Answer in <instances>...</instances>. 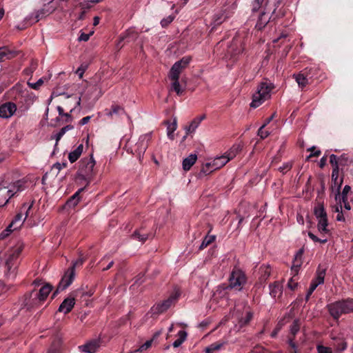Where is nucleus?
<instances>
[{"label": "nucleus", "mask_w": 353, "mask_h": 353, "mask_svg": "<svg viewBox=\"0 0 353 353\" xmlns=\"http://www.w3.org/2000/svg\"><path fill=\"white\" fill-rule=\"evenodd\" d=\"M23 249V243L18 241L5 253L3 256V263L6 268L5 274L7 277H15L18 267V259Z\"/></svg>", "instance_id": "1"}, {"label": "nucleus", "mask_w": 353, "mask_h": 353, "mask_svg": "<svg viewBox=\"0 0 353 353\" xmlns=\"http://www.w3.org/2000/svg\"><path fill=\"white\" fill-rule=\"evenodd\" d=\"M274 88L272 83L261 82L257 87L256 92L252 96V101L250 104L252 108H257L265 101L271 97V92Z\"/></svg>", "instance_id": "2"}, {"label": "nucleus", "mask_w": 353, "mask_h": 353, "mask_svg": "<svg viewBox=\"0 0 353 353\" xmlns=\"http://www.w3.org/2000/svg\"><path fill=\"white\" fill-rule=\"evenodd\" d=\"M330 314L336 320L343 314L353 312V299L335 301L327 305Z\"/></svg>", "instance_id": "3"}, {"label": "nucleus", "mask_w": 353, "mask_h": 353, "mask_svg": "<svg viewBox=\"0 0 353 353\" xmlns=\"http://www.w3.org/2000/svg\"><path fill=\"white\" fill-rule=\"evenodd\" d=\"M52 290V286L49 283H46L39 290V293L37 294V298L32 300L31 296L34 292L32 291L30 294L26 295L24 305L28 308H31L41 304L46 299Z\"/></svg>", "instance_id": "4"}, {"label": "nucleus", "mask_w": 353, "mask_h": 353, "mask_svg": "<svg viewBox=\"0 0 353 353\" xmlns=\"http://www.w3.org/2000/svg\"><path fill=\"white\" fill-rule=\"evenodd\" d=\"M83 261H84L83 259H79L78 260L72 263V267L70 268L65 272L61 280L60 281L57 286V290L54 293V295H55L60 291L64 290L72 283L75 276V268L77 266L81 265L83 263Z\"/></svg>", "instance_id": "5"}, {"label": "nucleus", "mask_w": 353, "mask_h": 353, "mask_svg": "<svg viewBox=\"0 0 353 353\" xmlns=\"http://www.w3.org/2000/svg\"><path fill=\"white\" fill-rule=\"evenodd\" d=\"M23 185L22 182L17 181L12 188H8L4 183H0V208L4 206L15 193L23 190Z\"/></svg>", "instance_id": "6"}, {"label": "nucleus", "mask_w": 353, "mask_h": 353, "mask_svg": "<svg viewBox=\"0 0 353 353\" xmlns=\"http://www.w3.org/2000/svg\"><path fill=\"white\" fill-rule=\"evenodd\" d=\"M95 165V161L90 154L88 157L83 158L79 162L78 174L83 179H89L93 174V169Z\"/></svg>", "instance_id": "7"}, {"label": "nucleus", "mask_w": 353, "mask_h": 353, "mask_svg": "<svg viewBox=\"0 0 353 353\" xmlns=\"http://www.w3.org/2000/svg\"><path fill=\"white\" fill-rule=\"evenodd\" d=\"M229 282V286L231 288L239 291L241 290L246 282V277L244 272L240 270H234L230 276Z\"/></svg>", "instance_id": "8"}, {"label": "nucleus", "mask_w": 353, "mask_h": 353, "mask_svg": "<svg viewBox=\"0 0 353 353\" xmlns=\"http://www.w3.org/2000/svg\"><path fill=\"white\" fill-rule=\"evenodd\" d=\"M152 133H147L139 137L138 141L132 148V150L136 153L137 157L141 159L148 148V143L151 141Z\"/></svg>", "instance_id": "9"}, {"label": "nucleus", "mask_w": 353, "mask_h": 353, "mask_svg": "<svg viewBox=\"0 0 353 353\" xmlns=\"http://www.w3.org/2000/svg\"><path fill=\"white\" fill-rule=\"evenodd\" d=\"M190 61V57H183L181 60L174 63L169 72V79H179L180 74L188 65Z\"/></svg>", "instance_id": "10"}, {"label": "nucleus", "mask_w": 353, "mask_h": 353, "mask_svg": "<svg viewBox=\"0 0 353 353\" xmlns=\"http://www.w3.org/2000/svg\"><path fill=\"white\" fill-rule=\"evenodd\" d=\"M17 111V105L12 102L6 103L0 106V117L10 118Z\"/></svg>", "instance_id": "11"}, {"label": "nucleus", "mask_w": 353, "mask_h": 353, "mask_svg": "<svg viewBox=\"0 0 353 353\" xmlns=\"http://www.w3.org/2000/svg\"><path fill=\"white\" fill-rule=\"evenodd\" d=\"M32 204L28 205V204H23L21 210H24L26 211V216L25 217H23L22 212H20L18 213L14 219L12 220V221L10 223V225H12V226L14 228V230H16L17 228L20 227L23 221L26 220V217L28 216V211L31 209Z\"/></svg>", "instance_id": "12"}, {"label": "nucleus", "mask_w": 353, "mask_h": 353, "mask_svg": "<svg viewBox=\"0 0 353 353\" xmlns=\"http://www.w3.org/2000/svg\"><path fill=\"white\" fill-rule=\"evenodd\" d=\"M179 296V293L176 292L174 294L171 295L167 300L158 303L155 307L157 312L163 313L165 312L172 305L173 302L177 299Z\"/></svg>", "instance_id": "13"}, {"label": "nucleus", "mask_w": 353, "mask_h": 353, "mask_svg": "<svg viewBox=\"0 0 353 353\" xmlns=\"http://www.w3.org/2000/svg\"><path fill=\"white\" fill-rule=\"evenodd\" d=\"M75 305L74 297H68L63 300L59 307L58 311L63 314L69 313Z\"/></svg>", "instance_id": "14"}, {"label": "nucleus", "mask_w": 353, "mask_h": 353, "mask_svg": "<svg viewBox=\"0 0 353 353\" xmlns=\"http://www.w3.org/2000/svg\"><path fill=\"white\" fill-rule=\"evenodd\" d=\"M331 339L335 341L333 344L335 353H341L347 349V344L345 339L343 336H332Z\"/></svg>", "instance_id": "15"}, {"label": "nucleus", "mask_w": 353, "mask_h": 353, "mask_svg": "<svg viewBox=\"0 0 353 353\" xmlns=\"http://www.w3.org/2000/svg\"><path fill=\"white\" fill-rule=\"evenodd\" d=\"M309 72L310 70L306 68L302 72L293 75L294 79L301 88H305L308 84L307 76L309 75Z\"/></svg>", "instance_id": "16"}, {"label": "nucleus", "mask_w": 353, "mask_h": 353, "mask_svg": "<svg viewBox=\"0 0 353 353\" xmlns=\"http://www.w3.org/2000/svg\"><path fill=\"white\" fill-rule=\"evenodd\" d=\"M270 10H263L258 19V21L256 24V28L261 30L265 27L268 23L270 21V17L268 16L267 12H269Z\"/></svg>", "instance_id": "17"}, {"label": "nucleus", "mask_w": 353, "mask_h": 353, "mask_svg": "<svg viewBox=\"0 0 353 353\" xmlns=\"http://www.w3.org/2000/svg\"><path fill=\"white\" fill-rule=\"evenodd\" d=\"M283 293V285L279 282L270 285V294L274 299H279Z\"/></svg>", "instance_id": "18"}, {"label": "nucleus", "mask_w": 353, "mask_h": 353, "mask_svg": "<svg viewBox=\"0 0 353 353\" xmlns=\"http://www.w3.org/2000/svg\"><path fill=\"white\" fill-rule=\"evenodd\" d=\"M343 183V179H337V180H332V185L331 190L332 192L334 194V199L336 201H338V199H340L341 194L340 190L341 185Z\"/></svg>", "instance_id": "19"}, {"label": "nucleus", "mask_w": 353, "mask_h": 353, "mask_svg": "<svg viewBox=\"0 0 353 353\" xmlns=\"http://www.w3.org/2000/svg\"><path fill=\"white\" fill-rule=\"evenodd\" d=\"M242 150V146L241 144H234L233 145L231 148L227 151L224 156L226 157V159H228V161L231 159H233Z\"/></svg>", "instance_id": "20"}, {"label": "nucleus", "mask_w": 353, "mask_h": 353, "mask_svg": "<svg viewBox=\"0 0 353 353\" xmlns=\"http://www.w3.org/2000/svg\"><path fill=\"white\" fill-rule=\"evenodd\" d=\"M268 0H253L252 2V12H256L259 11L260 9L267 11Z\"/></svg>", "instance_id": "21"}, {"label": "nucleus", "mask_w": 353, "mask_h": 353, "mask_svg": "<svg viewBox=\"0 0 353 353\" xmlns=\"http://www.w3.org/2000/svg\"><path fill=\"white\" fill-rule=\"evenodd\" d=\"M197 156L195 154H191L183 161V169L185 171L189 170L191 167L196 163Z\"/></svg>", "instance_id": "22"}, {"label": "nucleus", "mask_w": 353, "mask_h": 353, "mask_svg": "<svg viewBox=\"0 0 353 353\" xmlns=\"http://www.w3.org/2000/svg\"><path fill=\"white\" fill-rule=\"evenodd\" d=\"M99 346V344L97 341H91L79 347V348L84 352L86 353H94L97 351Z\"/></svg>", "instance_id": "23"}, {"label": "nucleus", "mask_w": 353, "mask_h": 353, "mask_svg": "<svg viewBox=\"0 0 353 353\" xmlns=\"http://www.w3.org/2000/svg\"><path fill=\"white\" fill-rule=\"evenodd\" d=\"M83 150V145L80 144L77 146V148L73 151L70 152L68 154V159L70 163L75 162L79 157L81 155Z\"/></svg>", "instance_id": "24"}, {"label": "nucleus", "mask_w": 353, "mask_h": 353, "mask_svg": "<svg viewBox=\"0 0 353 353\" xmlns=\"http://www.w3.org/2000/svg\"><path fill=\"white\" fill-rule=\"evenodd\" d=\"M325 272V268H321V266H319L316 270V277L312 281L316 283L318 286L323 284L324 283Z\"/></svg>", "instance_id": "25"}, {"label": "nucleus", "mask_w": 353, "mask_h": 353, "mask_svg": "<svg viewBox=\"0 0 353 353\" xmlns=\"http://www.w3.org/2000/svg\"><path fill=\"white\" fill-rule=\"evenodd\" d=\"M124 113V109L121 106L118 105H112L110 109L105 110V114L109 117H112L113 115L121 114Z\"/></svg>", "instance_id": "26"}, {"label": "nucleus", "mask_w": 353, "mask_h": 353, "mask_svg": "<svg viewBox=\"0 0 353 353\" xmlns=\"http://www.w3.org/2000/svg\"><path fill=\"white\" fill-rule=\"evenodd\" d=\"M212 165H214L216 168V170H219L223 167L228 162V159H226V157L223 155L217 157L212 160Z\"/></svg>", "instance_id": "27"}, {"label": "nucleus", "mask_w": 353, "mask_h": 353, "mask_svg": "<svg viewBox=\"0 0 353 353\" xmlns=\"http://www.w3.org/2000/svg\"><path fill=\"white\" fill-rule=\"evenodd\" d=\"M61 345V339L54 340L46 353H62Z\"/></svg>", "instance_id": "28"}, {"label": "nucleus", "mask_w": 353, "mask_h": 353, "mask_svg": "<svg viewBox=\"0 0 353 353\" xmlns=\"http://www.w3.org/2000/svg\"><path fill=\"white\" fill-rule=\"evenodd\" d=\"M83 188L79 189L75 194H74L67 201V205L70 208L75 207L80 201L79 193L83 191Z\"/></svg>", "instance_id": "29"}, {"label": "nucleus", "mask_w": 353, "mask_h": 353, "mask_svg": "<svg viewBox=\"0 0 353 353\" xmlns=\"http://www.w3.org/2000/svg\"><path fill=\"white\" fill-rule=\"evenodd\" d=\"M318 219V230L319 231L322 233H327L328 232V230L327 229V216H323L322 218H319Z\"/></svg>", "instance_id": "30"}, {"label": "nucleus", "mask_w": 353, "mask_h": 353, "mask_svg": "<svg viewBox=\"0 0 353 353\" xmlns=\"http://www.w3.org/2000/svg\"><path fill=\"white\" fill-rule=\"evenodd\" d=\"M167 125V135L170 140H174V132L177 128L176 119H174L172 123H168Z\"/></svg>", "instance_id": "31"}, {"label": "nucleus", "mask_w": 353, "mask_h": 353, "mask_svg": "<svg viewBox=\"0 0 353 353\" xmlns=\"http://www.w3.org/2000/svg\"><path fill=\"white\" fill-rule=\"evenodd\" d=\"M10 92L14 95V99H17L18 97L23 95L25 89L22 85L17 84L10 90Z\"/></svg>", "instance_id": "32"}, {"label": "nucleus", "mask_w": 353, "mask_h": 353, "mask_svg": "<svg viewBox=\"0 0 353 353\" xmlns=\"http://www.w3.org/2000/svg\"><path fill=\"white\" fill-rule=\"evenodd\" d=\"M172 81L170 90L175 92L178 95H181L184 90L181 88L179 79H170Z\"/></svg>", "instance_id": "33"}, {"label": "nucleus", "mask_w": 353, "mask_h": 353, "mask_svg": "<svg viewBox=\"0 0 353 353\" xmlns=\"http://www.w3.org/2000/svg\"><path fill=\"white\" fill-rule=\"evenodd\" d=\"M59 7V2L57 0H52L47 4L44 5V10L46 12L52 13Z\"/></svg>", "instance_id": "34"}, {"label": "nucleus", "mask_w": 353, "mask_h": 353, "mask_svg": "<svg viewBox=\"0 0 353 353\" xmlns=\"http://www.w3.org/2000/svg\"><path fill=\"white\" fill-rule=\"evenodd\" d=\"M199 125H200L199 121V120H196L195 119H194L190 122L189 125L185 126L184 128V130H185L186 134H189L190 133L194 132L195 130H196V128L199 127Z\"/></svg>", "instance_id": "35"}, {"label": "nucleus", "mask_w": 353, "mask_h": 353, "mask_svg": "<svg viewBox=\"0 0 353 353\" xmlns=\"http://www.w3.org/2000/svg\"><path fill=\"white\" fill-rule=\"evenodd\" d=\"M179 339L174 341L172 345L174 347H179L186 339L187 332L184 330H181L178 333Z\"/></svg>", "instance_id": "36"}, {"label": "nucleus", "mask_w": 353, "mask_h": 353, "mask_svg": "<svg viewBox=\"0 0 353 353\" xmlns=\"http://www.w3.org/2000/svg\"><path fill=\"white\" fill-rule=\"evenodd\" d=\"M216 170L215 167L212 165V161H210L209 162L205 163L202 165L201 172L203 173L204 174L207 175L209 174L214 171Z\"/></svg>", "instance_id": "37"}, {"label": "nucleus", "mask_w": 353, "mask_h": 353, "mask_svg": "<svg viewBox=\"0 0 353 353\" xmlns=\"http://www.w3.org/2000/svg\"><path fill=\"white\" fill-rule=\"evenodd\" d=\"M314 213L316 219L322 218L327 216L326 212L325 211L324 207L322 204L319 203L314 208Z\"/></svg>", "instance_id": "38"}, {"label": "nucleus", "mask_w": 353, "mask_h": 353, "mask_svg": "<svg viewBox=\"0 0 353 353\" xmlns=\"http://www.w3.org/2000/svg\"><path fill=\"white\" fill-rule=\"evenodd\" d=\"M50 13L46 12V10H44V6L39 10H36L34 12V20L33 22H38L39 20L42 19L43 18L46 17V16L49 15Z\"/></svg>", "instance_id": "39"}, {"label": "nucleus", "mask_w": 353, "mask_h": 353, "mask_svg": "<svg viewBox=\"0 0 353 353\" xmlns=\"http://www.w3.org/2000/svg\"><path fill=\"white\" fill-rule=\"evenodd\" d=\"M252 318V313L250 311L247 310L245 312L244 316H242L239 321L240 327H243V326L247 325L250 321Z\"/></svg>", "instance_id": "40"}, {"label": "nucleus", "mask_w": 353, "mask_h": 353, "mask_svg": "<svg viewBox=\"0 0 353 353\" xmlns=\"http://www.w3.org/2000/svg\"><path fill=\"white\" fill-rule=\"evenodd\" d=\"M215 240V236L207 235L203 240L201 244L199 246L200 250L205 248L208 245L212 243Z\"/></svg>", "instance_id": "41"}, {"label": "nucleus", "mask_w": 353, "mask_h": 353, "mask_svg": "<svg viewBox=\"0 0 353 353\" xmlns=\"http://www.w3.org/2000/svg\"><path fill=\"white\" fill-rule=\"evenodd\" d=\"M73 127L72 125H66L62 128L60 131L54 135V138L56 139V145H57L59 141L61 139L63 134L68 130L72 129Z\"/></svg>", "instance_id": "42"}, {"label": "nucleus", "mask_w": 353, "mask_h": 353, "mask_svg": "<svg viewBox=\"0 0 353 353\" xmlns=\"http://www.w3.org/2000/svg\"><path fill=\"white\" fill-rule=\"evenodd\" d=\"M132 236L134 239H137L141 242L145 241L148 238V235L146 233L141 234L140 230L134 231Z\"/></svg>", "instance_id": "43"}, {"label": "nucleus", "mask_w": 353, "mask_h": 353, "mask_svg": "<svg viewBox=\"0 0 353 353\" xmlns=\"http://www.w3.org/2000/svg\"><path fill=\"white\" fill-rule=\"evenodd\" d=\"M34 17V12H32L30 14H29L28 16H27L25 18V19H24L25 24L21 28L18 26L17 28L20 29V30H22V29H24V28H26V27H28L29 26H31V25L35 23L36 22H33Z\"/></svg>", "instance_id": "44"}, {"label": "nucleus", "mask_w": 353, "mask_h": 353, "mask_svg": "<svg viewBox=\"0 0 353 353\" xmlns=\"http://www.w3.org/2000/svg\"><path fill=\"white\" fill-rule=\"evenodd\" d=\"M10 54L11 52L8 48L5 47L0 48V62L6 59H10L11 57Z\"/></svg>", "instance_id": "45"}, {"label": "nucleus", "mask_w": 353, "mask_h": 353, "mask_svg": "<svg viewBox=\"0 0 353 353\" xmlns=\"http://www.w3.org/2000/svg\"><path fill=\"white\" fill-rule=\"evenodd\" d=\"M299 329H300V322H299V320L295 319L293 321L292 325L290 326V333H291V334H292L293 336H294L296 334V333L299 331Z\"/></svg>", "instance_id": "46"}, {"label": "nucleus", "mask_w": 353, "mask_h": 353, "mask_svg": "<svg viewBox=\"0 0 353 353\" xmlns=\"http://www.w3.org/2000/svg\"><path fill=\"white\" fill-rule=\"evenodd\" d=\"M13 230H14V228L12 226V225L9 224L6 229L0 233V239H6Z\"/></svg>", "instance_id": "47"}, {"label": "nucleus", "mask_w": 353, "mask_h": 353, "mask_svg": "<svg viewBox=\"0 0 353 353\" xmlns=\"http://www.w3.org/2000/svg\"><path fill=\"white\" fill-rule=\"evenodd\" d=\"M297 286V278H294V276H292L288 283V288L292 291H294L296 289Z\"/></svg>", "instance_id": "48"}, {"label": "nucleus", "mask_w": 353, "mask_h": 353, "mask_svg": "<svg viewBox=\"0 0 353 353\" xmlns=\"http://www.w3.org/2000/svg\"><path fill=\"white\" fill-rule=\"evenodd\" d=\"M318 353H332L333 350L330 347H326L322 345H318L316 347Z\"/></svg>", "instance_id": "49"}, {"label": "nucleus", "mask_w": 353, "mask_h": 353, "mask_svg": "<svg viewBox=\"0 0 353 353\" xmlns=\"http://www.w3.org/2000/svg\"><path fill=\"white\" fill-rule=\"evenodd\" d=\"M43 79L41 78L35 83L28 82V85L34 90H38L43 84Z\"/></svg>", "instance_id": "50"}, {"label": "nucleus", "mask_w": 353, "mask_h": 353, "mask_svg": "<svg viewBox=\"0 0 353 353\" xmlns=\"http://www.w3.org/2000/svg\"><path fill=\"white\" fill-rule=\"evenodd\" d=\"M351 191V187L348 185H345L341 194V201H347V194Z\"/></svg>", "instance_id": "51"}, {"label": "nucleus", "mask_w": 353, "mask_h": 353, "mask_svg": "<svg viewBox=\"0 0 353 353\" xmlns=\"http://www.w3.org/2000/svg\"><path fill=\"white\" fill-rule=\"evenodd\" d=\"M265 126L262 125L258 130V135L261 137V139H263L268 137L270 134V132L267 130H264Z\"/></svg>", "instance_id": "52"}, {"label": "nucleus", "mask_w": 353, "mask_h": 353, "mask_svg": "<svg viewBox=\"0 0 353 353\" xmlns=\"http://www.w3.org/2000/svg\"><path fill=\"white\" fill-rule=\"evenodd\" d=\"M94 33V31H91L90 32V33L88 34H86V33H84V32H81L78 40L79 41H87L89 40L90 39V37L91 35H92V34Z\"/></svg>", "instance_id": "53"}, {"label": "nucleus", "mask_w": 353, "mask_h": 353, "mask_svg": "<svg viewBox=\"0 0 353 353\" xmlns=\"http://www.w3.org/2000/svg\"><path fill=\"white\" fill-rule=\"evenodd\" d=\"M349 157L347 154H342L340 157H339V164L341 165H345L350 162Z\"/></svg>", "instance_id": "54"}, {"label": "nucleus", "mask_w": 353, "mask_h": 353, "mask_svg": "<svg viewBox=\"0 0 353 353\" xmlns=\"http://www.w3.org/2000/svg\"><path fill=\"white\" fill-rule=\"evenodd\" d=\"M308 236L314 242H319V243H325L327 242L326 239H319L316 235H314L313 233H312L311 232H308Z\"/></svg>", "instance_id": "55"}, {"label": "nucleus", "mask_w": 353, "mask_h": 353, "mask_svg": "<svg viewBox=\"0 0 353 353\" xmlns=\"http://www.w3.org/2000/svg\"><path fill=\"white\" fill-rule=\"evenodd\" d=\"M292 168V163H285L282 166H281L279 168V170L282 172L283 174L287 172Z\"/></svg>", "instance_id": "56"}, {"label": "nucleus", "mask_w": 353, "mask_h": 353, "mask_svg": "<svg viewBox=\"0 0 353 353\" xmlns=\"http://www.w3.org/2000/svg\"><path fill=\"white\" fill-rule=\"evenodd\" d=\"M174 19V17L172 16H168L164 19H163L161 21V24L162 27H166L168 26Z\"/></svg>", "instance_id": "57"}, {"label": "nucleus", "mask_w": 353, "mask_h": 353, "mask_svg": "<svg viewBox=\"0 0 353 353\" xmlns=\"http://www.w3.org/2000/svg\"><path fill=\"white\" fill-rule=\"evenodd\" d=\"M330 162L333 166V168L336 167V165L339 166V157H337V156L335 154H331L330 157Z\"/></svg>", "instance_id": "58"}, {"label": "nucleus", "mask_w": 353, "mask_h": 353, "mask_svg": "<svg viewBox=\"0 0 353 353\" xmlns=\"http://www.w3.org/2000/svg\"><path fill=\"white\" fill-rule=\"evenodd\" d=\"M339 166L334 167L332 172V180L339 179Z\"/></svg>", "instance_id": "59"}, {"label": "nucleus", "mask_w": 353, "mask_h": 353, "mask_svg": "<svg viewBox=\"0 0 353 353\" xmlns=\"http://www.w3.org/2000/svg\"><path fill=\"white\" fill-rule=\"evenodd\" d=\"M289 345L291 347L292 350L290 351V353H297L296 350V345L294 342V337L289 339Z\"/></svg>", "instance_id": "60"}, {"label": "nucleus", "mask_w": 353, "mask_h": 353, "mask_svg": "<svg viewBox=\"0 0 353 353\" xmlns=\"http://www.w3.org/2000/svg\"><path fill=\"white\" fill-rule=\"evenodd\" d=\"M283 325V323H281V322H279L276 327H275V329L272 331V332L271 333V336L272 337H276L277 334L279 333V332L281 330L282 326Z\"/></svg>", "instance_id": "61"}, {"label": "nucleus", "mask_w": 353, "mask_h": 353, "mask_svg": "<svg viewBox=\"0 0 353 353\" xmlns=\"http://www.w3.org/2000/svg\"><path fill=\"white\" fill-rule=\"evenodd\" d=\"M261 270H263V274L262 275L263 279L266 280L270 275V269L269 267H262Z\"/></svg>", "instance_id": "62"}, {"label": "nucleus", "mask_w": 353, "mask_h": 353, "mask_svg": "<svg viewBox=\"0 0 353 353\" xmlns=\"http://www.w3.org/2000/svg\"><path fill=\"white\" fill-rule=\"evenodd\" d=\"M336 201L339 202V203L332 207V210L334 212L339 213V212H342V205H341V198L338 199V201Z\"/></svg>", "instance_id": "63"}, {"label": "nucleus", "mask_w": 353, "mask_h": 353, "mask_svg": "<svg viewBox=\"0 0 353 353\" xmlns=\"http://www.w3.org/2000/svg\"><path fill=\"white\" fill-rule=\"evenodd\" d=\"M152 341L153 340L151 339V340H149V341H147L145 343H144L139 348V350L141 351H143V350H145L147 349H148L149 347H151L152 345Z\"/></svg>", "instance_id": "64"}]
</instances>
